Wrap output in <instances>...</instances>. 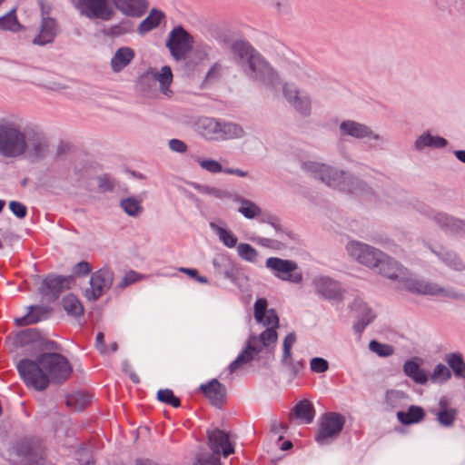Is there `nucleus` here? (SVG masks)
<instances>
[{
    "label": "nucleus",
    "instance_id": "1",
    "mask_svg": "<svg viewBox=\"0 0 465 465\" xmlns=\"http://www.w3.org/2000/svg\"><path fill=\"white\" fill-rule=\"evenodd\" d=\"M17 369L25 384L36 391L45 390L51 381L69 379L73 371L67 359L59 353H44L35 361L22 360Z\"/></svg>",
    "mask_w": 465,
    "mask_h": 465
},
{
    "label": "nucleus",
    "instance_id": "2",
    "mask_svg": "<svg viewBox=\"0 0 465 465\" xmlns=\"http://www.w3.org/2000/svg\"><path fill=\"white\" fill-rule=\"evenodd\" d=\"M267 301L263 298L258 299L254 303V319L257 322L266 327L259 336L251 335L248 339L246 348L229 365L230 373L235 372L244 364L250 362L255 355L262 351V348L275 344L278 340L277 329L280 326L278 314L274 309H268Z\"/></svg>",
    "mask_w": 465,
    "mask_h": 465
},
{
    "label": "nucleus",
    "instance_id": "3",
    "mask_svg": "<svg viewBox=\"0 0 465 465\" xmlns=\"http://www.w3.org/2000/svg\"><path fill=\"white\" fill-rule=\"evenodd\" d=\"M27 143L25 134L14 123L0 124V153L5 157H17L25 153Z\"/></svg>",
    "mask_w": 465,
    "mask_h": 465
},
{
    "label": "nucleus",
    "instance_id": "4",
    "mask_svg": "<svg viewBox=\"0 0 465 465\" xmlns=\"http://www.w3.org/2000/svg\"><path fill=\"white\" fill-rule=\"evenodd\" d=\"M344 423L345 419L341 414L337 412L324 413L320 418L315 440L320 444L328 443L340 434Z\"/></svg>",
    "mask_w": 465,
    "mask_h": 465
},
{
    "label": "nucleus",
    "instance_id": "5",
    "mask_svg": "<svg viewBox=\"0 0 465 465\" xmlns=\"http://www.w3.org/2000/svg\"><path fill=\"white\" fill-rule=\"evenodd\" d=\"M266 267L282 281L299 284L303 280L302 272L294 261L270 257L266 260Z\"/></svg>",
    "mask_w": 465,
    "mask_h": 465
},
{
    "label": "nucleus",
    "instance_id": "6",
    "mask_svg": "<svg viewBox=\"0 0 465 465\" xmlns=\"http://www.w3.org/2000/svg\"><path fill=\"white\" fill-rule=\"evenodd\" d=\"M74 4L80 14L89 19L109 21L114 15L111 0H74Z\"/></svg>",
    "mask_w": 465,
    "mask_h": 465
},
{
    "label": "nucleus",
    "instance_id": "7",
    "mask_svg": "<svg viewBox=\"0 0 465 465\" xmlns=\"http://www.w3.org/2000/svg\"><path fill=\"white\" fill-rule=\"evenodd\" d=\"M347 250L353 259L371 269L378 268L385 254L373 246L358 242L349 243Z\"/></svg>",
    "mask_w": 465,
    "mask_h": 465
},
{
    "label": "nucleus",
    "instance_id": "8",
    "mask_svg": "<svg viewBox=\"0 0 465 465\" xmlns=\"http://www.w3.org/2000/svg\"><path fill=\"white\" fill-rule=\"evenodd\" d=\"M232 48L235 54L248 61L249 66L253 73L259 74H269L271 73V68L249 43L237 41L232 45Z\"/></svg>",
    "mask_w": 465,
    "mask_h": 465
},
{
    "label": "nucleus",
    "instance_id": "9",
    "mask_svg": "<svg viewBox=\"0 0 465 465\" xmlns=\"http://www.w3.org/2000/svg\"><path fill=\"white\" fill-rule=\"evenodd\" d=\"M113 272L108 269H101L94 272L90 279V288L85 290L84 296L89 301H96L111 287Z\"/></svg>",
    "mask_w": 465,
    "mask_h": 465
},
{
    "label": "nucleus",
    "instance_id": "10",
    "mask_svg": "<svg viewBox=\"0 0 465 465\" xmlns=\"http://www.w3.org/2000/svg\"><path fill=\"white\" fill-rule=\"evenodd\" d=\"M193 39L182 27L174 28L170 35L167 45L173 56L179 60L184 58L192 49Z\"/></svg>",
    "mask_w": 465,
    "mask_h": 465
},
{
    "label": "nucleus",
    "instance_id": "11",
    "mask_svg": "<svg viewBox=\"0 0 465 465\" xmlns=\"http://www.w3.org/2000/svg\"><path fill=\"white\" fill-rule=\"evenodd\" d=\"M209 447L213 454H223V457L234 453V444L230 434L224 430L214 429L207 432Z\"/></svg>",
    "mask_w": 465,
    "mask_h": 465
},
{
    "label": "nucleus",
    "instance_id": "12",
    "mask_svg": "<svg viewBox=\"0 0 465 465\" xmlns=\"http://www.w3.org/2000/svg\"><path fill=\"white\" fill-rule=\"evenodd\" d=\"M173 73L169 66L165 65L160 71L156 69H149L142 77L141 84H144L150 81L158 82L160 84V91L167 97H171L173 91L170 88L173 83Z\"/></svg>",
    "mask_w": 465,
    "mask_h": 465
},
{
    "label": "nucleus",
    "instance_id": "13",
    "mask_svg": "<svg viewBox=\"0 0 465 465\" xmlns=\"http://www.w3.org/2000/svg\"><path fill=\"white\" fill-rule=\"evenodd\" d=\"M377 269L379 274L391 281H400L408 274V270L404 266L386 253Z\"/></svg>",
    "mask_w": 465,
    "mask_h": 465
},
{
    "label": "nucleus",
    "instance_id": "14",
    "mask_svg": "<svg viewBox=\"0 0 465 465\" xmlns=\"http://www.w3.org/2000/svg\"><path fill=\"white\" fill-rule=\"evenodd\" d=\"M14 450L16 455L31 460L33 458L42 457L44 447L40 440L25 438L16 442Z\"/></svg>",
    "mask_w": 465,
    "mask_h": 465
},
{
    "label": "nucleus",
    "instance_id": "15",
    "mask_svg": "<svg viewBox=\"0 0 465 465\" xmlns=\"http://www.w3.org/2000/svg\"><path fill=\"white\" fill-rule=\"evenodd\" d=\"M409 273L401 279L403 288L407 291L424 295H438L443 292L441 288L434 283L425 282L408 277Z\"/></svg>",
    "mask_w": 465,
    "mask_h": 465
},
{
    "label": "nucleus",
    "instance_id": "16",
    "mask_svg": "<svg viewBox=\"0 0 465 465\" xmlns=\"http://www.w3.org/2000/svg\"><path fill=\"white\" fill-rule=\"evenodd\" d=\"M73 283L74 278L72 276H50L45 279L43 291L55 299L62 292L69 289Z\"/></svg>",
    "mask_w": 465,
    "mask_h": 465
},
{
    "label": "nucleus",
    "instance_id": "17",
    "mask_svg": "<svg viewBox=\"0 0 465 465\" xmlns=\"http://www.w3.org/2000/svg\"><path fill=\"white\" fill-rule=\"evenodd\" d=\"M58 32L57 23L51 17H44L39 34L34 38L33 43L38 45H45L52 43Z\"/></svg>",
    "mask_w": 465,
    "mask_h": 465
},
{
    "label": "nucleus",
    "instance_id": "18",
    "mask_svg": "<svg viewBox=\"0 0 465 465\" xmlns=\"http://www.w3.org/2000/svg\"><path fill=\"white\" fill-rule=\"evenodd\" d=\"M115 7L123 14L140 17L142 16L148 7L146 0H113Z\"/></svg>",
    "mask_w": 465,
    "mask_h": 465
},
{
    "label": "nucleus",
    "instance_id": "19",
    "mask_svg": "<svg viewBox=\"0 0 465 465\" xmlns=\"http://www.w3.org/2000/svg\"><path fill=\"white\" fill-rule=\"evenodd\" d=\"M311 168L314 172L315 177L329 186H337L343 177V173H340L325 164L313 163Z\"/></svg>",
    "mask_w": 465,
    "mask_h": 465
},
{
    "label": "nucleus",
    "instance_id": "20",
    "mask_svg": "<svg viewBox=\"0 0 465 465\" xmlns=\"http://www.w3.org/2000/svg\"><path fill=\"white\" fill-rule=\"evenodd\" d=\"M200 390L204 396L215 406H221L225 399V388L213 379L206 384H202Z\"/></svg>",
    "mask_w": 465,
    "mask_h": 465
},
{
    "label": "nucleus",
    "instance_id": "21",
    "mask_svg": "<svg viewBox=\"0 0 465 465\" xmlns=\"http://www.w3.org/2000/svg\"><path fill=\"white\" fill-rule=\"evenodd\" d=\"M199 134L207 140L217 141L220 120L213 117H201L196 122Z\"/></svg>",
    "mask_w": 465,
    "mask_h": 465
},
{
    "label": "nucleus",
    "instance_id": "22",
    "mask_svg": "<svg viewBox=\"0 0 465 465\" xmlns=\"http://www.w3.org/2000/svg\"><path fill=\"white\" fill-rule=\"evenodd\" d=\"M340 129L344 135H351L355 138L372 137L378 139V136L374 135L368 126L354 121L342 122Z\"/></svg>",
    "mask_w": 465,
    "mask_h": 465
},
{
    "label": "nucleus",
    "instance_id": "23",
    "mask_svg": "<svg viewBox=\"0 0 465 465\" xmlns=\"http://www.w3.org/2000/svg\"><path fill=\"white\" fill-rule=\"evenodd\" d=\"M243 135L244 130L240 124L220 120L217 141L239 139Z\"/></svg>",
    "mask_w": 465,
    "mask_h": 465
},
{
    "label": "nucleus",
    "instance_id": "24",
    "mask_svg": "<svg viewBox=\"0 0 465 465\" xmlns=\"http://www.w3.org/2000/svg\"><path fill=\"white\" fill-rule=\"evenodd\" d=\"M438 421L445 427L451 426L458 414L456 409L450 407L449 401L441 398L439 402V410L435 412Z\"/></svg>",
    "mask_w": 465,
    "mask_h": 465
},
{
    "label": "nucleus",
    "instance_id": "25",
    "mask_svg": "<svg viewBox=\"0 0 465 465\" xmlns=\"http://www.w3.org/2000/svg\"><path fill=\"white\" fill-rule=\"evenodd\" d=\"M315 416V411L312 402L308 400H303L298 402L292 409L290 417L296 418L304 423H311Z\"/></svg>",
    "mask_w": 465,
    "mask_h": 465
},
{
    "label": "nucleus",
    "instance_id": "26",
    "mask_svg": "<svg viewBox=\"0 0 465 465\" xmlns=\"http://www.w3.org/2000/svg\"><path fill=\"white\" fill-rule=\"evenodd\" d=\"M135 53L130 47H121L114 54L111 60V66L114 72L118 73L126 67L134 58Z\"/></svg>",
    "mask_w": 465,
    "mask_h": 465
},
{
    "label": "nucleus",
    "instance_id": "27",
    "mask_svg": "<svg viewBox=\"0 0 465 465\" xmlns=\"http://www.w3.org/2000/svg\"><path fill=\"white\" fill-rule=\"evenodd\" d=\"M404 372L416 383L424 384L428 381L426 372L420 368L418 359L407 361L403 366Z\"/></svg>",
    "mask_w": 465,
    "mask_h": 465
},
{
    "label": "nucleus",
    "instance_id": "28",
    "mask_svg": "<svg viewBox=\"0 0 465 465\" xmlns=\"http://www.w3.org/2000/svg\"><path fill=\"white\" fill-rule=\"evenodd\" d=\"M198 163L203 169H204L212 173H217L223 172L225 173L235 174L240 177H245L248 174L247 172H244V171H242L239 169H231V168L223 169L222 164L215 160H201V159H199Z\"/></svg>",
    "mask_w": 465,
    "mask_h": 465
},
{
    "label": "nucleus",
    "instance_id": "29",
    "mask_svg": "<svg viewBox=\"0 0 465 465\" xmlns=\"http://www.w3.org/2000/svg\"><path fill=\"white\" fill-rule=\"evenodd\" d=\"M425 416L424 411L419 406H411L407 411H398L397 418L403 425L420 422Z\"/></svg>",
    "mask_w": 465,
    "mask_h": 465
},
{
    "label": "nucleus",
    "instance_id": "30",
    "mask_svg": "<svg viewBox=\"0 0 465 465\" xmlns=\"http://www.w3.org/2000/svg\"><path fill=\"white\" fill-rule=\"evenodd\" d=\"M92 395L85 391H77L66 397V405L74 411H81L90 405Z\"/></svg>",
    "mask_w": 465,
    "mask_h": 465
},
{
    "label": "nucleus",
    "instance_id": "31",
    "mask_svg": "<svg viewBox=\"0 0 465 465\" xmlns=\"http://www.w3.org/2000/svg\"><path fill=\"white\" fill-rule=\"evenodd\" d=\"M48 309L40 307V306H33L30 308L29 312L21 317L16 318L15 322L18 326H25L38 322L41 321L47 313Z\"/></svg>",
    "mask_w": 465,
    "mask_h": 465
},
{
    "label": "nucleus",
    "instance_id": "32",
    "mask_svg": "<svg viewBox=\"0 0 465 465\" xmlns=\"http://www.w3.org/2000/svg\"><path fill=\"white\" fill-rule=\"evenodd\" d=\"M165 18L164 14L157 9H153L150 15L140 24L139 32L143 34L157 27Z\"/></svg>",
    "mask_w": 465,
    "mask_h": 465
},
{
    "label": "nucleus",
    "instance_id": "33",
    "mask_svg": "<svg viewBox=\"0 0 465 465\" xmlns=\"http://www.w3.org/2000/svg\"><path fill=\"white\" fill-rule=\"evenodd\" d=\"M318 292L329 299H336L341 297L338 284L331 280L321 279L317 282Z\"/></svg>",
    "mask_w": 465,
    "mask_h": 465
},
{
    "label": "nucleus",
    "instance_id": "34",
    "mask_svg": "<svg viewBox=\"0 0 465 465\" xmlns=\"http://www.w3.org/2000/svg\"><path fill=\"white\" fill-rule=\"evenodd\" d=\"M62 303L69 315L78 317L84 314V306L76 296L68 294L64 297Z\"/></svg>",
    "mask_w": 465,
    "mask_h": 465
},
{
    "label": "nucleus",
    "instance_id": "35",
    "mask_svg": "<svg viewBox=\"0 0 465 465\" xmlns=\"http://www.w3.org/2000/svg\"><path fill=\"white\" fill-rule=\"evenodd\" d=\"M447 145V140L440 136H433L430 134H425L421 135L416 141V147L418 149H422L424 147H434V148H442Z\"/></svg>",
    "mask_w": 465,
    "mask_h": 465
},
{
    "label": "nucleus",
    "instance_id": "36",
    "mask_svg": "<svg viewBox=\"0 0 465 465\" xmlns=\"http://www.w3.org/2000/svg\"><path fill=\"white\" fill-rule=\"evenodd\" d=\"M241 206L239 212L248 219L259 217L262 213L261 208L253 202L247 199H240Z\"/></svg>",
    "mask_w": 465,
    "mask_h": 465
},
{
    "label": "nucleus",
    "instance_id": "37",
    "mask_svg": "<svg viewBox=\"0 0 465 465\" xmlns=\"http://www.w3.org/2000/svg\"><path fill=\"white\" fill-rule=\"evenodd\" d=\"M446 362L453 370L457 376L465 379V363L460 354L451 353L445 358Z\"/></svg>",
    "mask_w": 465,
    "mask_h": 465
},
{
    "label": "nucleus",
    "instance_id": "38",
    "mask_svg": "<svg viewBox=\"0 0 465 465\" xmlns=\"http://www.w3.org/2000/svg\"><path fill=\"white\" fill-rule=\"evenodd\" d=\"M237 252L239 256L250 262H256L258 258V252L248 243H240L237 246Z\"/></svg>",
    "mask_w": 465,
    "mask_h": 465
},
{
    "label": "nucleus",
    "instance_id": "39",
    "mask_svg": "<svg viewBox=\"0 0 465 465\" xmlns=\"http://www.w3.org/2000/svg\"><path fill=\"white\" fill-rule=\"evenodd\" d=\"M121 206L129 215L133 216L139 214L143 210L141 201L133 197L122 200Z\"/></svg>",
    "mask_w": 465,
    "mask_h": 465
},
{
    "label": "nucleus",
    "instance_id": "40",
    "mask_svg": "<svg viewBox=\"0 0 465 465\" xmlns=\"http://www.w3.org/2000/svg\"><path fill=\"white\" fill-rule=\"evenodd\" d=\"M20 28V24L15 15V10H12L6 15L0 17V29L17 31Z\"/></svg>",
    "mask_w": 465,
    "mask_h": 465
},
{
    "label": "nucleus",
    "instance_id": "41",
    "mask_svg": "<svg viewBox=\"0 0 465 465\" xmlns=\"http://www.w3.org/2000/svg\"><path fill=\"white\" fill-rule=\"evenodd\" d=\"M450 376V371L445 365L438 364L430 375V381L433 382H444L448 381Z\"/></svg>",
    "mask_w": 465,
    "mask_h": 465
},
{
    "label": "nucleus",
    "instance_id": "42",
    "mask_svg": "<svg viewBox=\"0 0 465 465\" xmlns=\"http://www.w3.org/2000/svg\"><path fill=\"white\" fill-rule=\"evenodd\" d=\"M157 399L160 401L169 404L174 408L179 407L181 404L180 400L173 394V391L168 389L160 390L157 392Z\"/></svg>",
    "mask_w": 465,
    "mask_h": 465
},
{
    "label": "nucleus",
    "instance_id": "43",
    "mask_svg": "<svg viewBox=\"0 0 465 465\" xmlns=\"http://www.w3.org/2000/svg\"><path fill=\"white\" fill-rule=\"evenodd\" d=\"M369 348L371 351L381 357L391 356L394 352L392 346L381 343L377 341H371L369 344Z\"/></svg>",
    "mask_w": 465,
    "mask_h": 465
},
{
    "label": "nucleus",
    "instance_id": "44",
    "mask_svg": "<svg viewBox=\"0 0 465 465\" xmlns=\"http://www.w3.org/2000/svg\"><path fill=\"white\" fill-rule=\"evenodd\" d=\"M220 240L229 248H233L237 244V237L231 232L222 227H215Z\"/></svg>",
    "mask_w": 465,
    "mask_h": 465
},
{
    "label": "nucleus",
    "instance_id": "45",
    "mask_svg": "<svg viewBox=\"0 0 465 465\" xmlns=\"http://www.w3.org/2000/svg\"><path fill=\"white\" fill-rule=\"evenodd\" d=\"M296 342V335L294 332H290L286 335L283 340V357L282 361L286 362L288 360L292 359V348L293 344Z\"/></svg>",
    "mask_w": 465,
    "mask_h": 465
},
{
    "label": "nucleus",
    "instance_id": "46",
    "mask_svg": "<svg viewBox=\"0 0 465 465\" xmlns=\"http://www.w3.org/2000/svg\"><path fill=\"white\" fill-rule=\"evenodd\" d=\"M405 398L403 392L396 391L394 390L388 391L385 395L386 403L391 408L395 409L399 402Z\"/></svg>",
    "mask_w": 465,
    "mask_h": 465
},
{
    "label": "nucleus",
    "instance_id": "47",
    "mask_svg": "<svg viewBox=\"0 0 465 465\" xmlns=\"http://www.w3.org/2000/svg\"><path fill=\"white\" fill-rule=\"evenodd\" d=\"M294 108L303 115H307L311 110V102L306 96H300V99L292 103Z\"/></svg>",
    "mask_w": 465,
    "mask_h": 465
},
{
    "label": "nucleus",
    "instance_id": "48",
    "mask_svg": "<svg viewBox=\"0 0 465 465\" xmlns=\"http://www.w3.org/2000/svg\"><path fill=\"white\" fill-rule=\"evenodd\" d=\"M294 108L303 115H307L311 110V102L306 96H300V99L292 103Z\"/></svg>",
    "mask_w": 465,
    "mask_h": 465
},
{
    "label": "nucleus",
    "instance_id": "49",
    "mask_svg": "<svg viewBox=\"0 0 465 465\" xmlns=\"http://www.w3.org/2000/svg\"><path fill=\"white\" fill-rule=\"evenodd\" d=\"M329 368V363L322 358H313L311 361V369L313 372L322 373L325 372Z\"/></svg>",
    "mask_w": 465,
    "mask_h": 465
},
{
    "label": "nucleus",
    "instance_id": "50",
    "mask_svg": "<svg viewBox=\"0 0 465 465\" xmlns=\"http://www.w3.org/2000/svg\"><path fill=\"white\" fill-rule=\"evenodd\" d=\"M366 311V313L364 315V317L362 319H361L357 323H355L354 325V329L356 330V331H358L359 333H361L364 328L372 322V320L374 319V315L372 313V312L366 308L365 309Z\"/></svg>",
    "mask_w": 465,
    "mask_h": 465
},
{
    "label": "nucleus",
    "instance_id": "51",
    "mask_svg": "<svg viewBox=\"0 0 465 465\" xmlns=\"http://www.w3.org/2000/svg\"><path fill=\"white\" fill-rule=\"evenodd\" d=\"M92 271V265L87 262H80L74 265L73 272L76 276H86Z\"/></svg>",
    "mask_w": 465,
    "mask_h": 465
},
{
    "label": "nucleus",
    "instance_id": "52",
    "mask_svg": "<svg viewBox=\"0 0 465 465\" xmlns=\"http://www.w3.org/2000/svg\"><path fill=\"white\" fill-rule=\"evenodd\" d=\"M283 93L286 99L292 104L295 100L300 99L298 90L291 84H285L283 87Z\"/></svg>",
    "mask_w": 465,
    "mask_h": 465
},
{
    "label": "nucleus",
    "instance_id": "53",
    "mask_svg": "<svg viewBox=\"0 0 465 465\" xmlns=\"http://www.w3.org/2000/svg\"><path fill=\"white\" fill-rule=\"evenodd\" d=\"M11 211L18 217L24 218L26 215V207L18 202H11L9 204Z\"/></svg>",
    "mask_w": 465,
    "mask_h": 465
},
{
    "label": "nucleus",
    "instance_id": "54",
    "mask_svg": "<svg viewBox=\"0 0 465 465\" xmlns=\"http://www.w3.org/2000/svg\"><path fill=\"white\" fill-rule=\"evenodd\" d=\"M170 148L178 153H185L187 151V145L181 140L172 139L169 142Z\"/></svg>",
    "mask_w": 465,
    "mask_h": 465
},
{
    "label": "nucleus",
    "instance_id": "55",
    "mask_svg": "<svg viewBox=\"0 0 465 465\" xmlns=\"http://www.w3.org/2000/svg\"><path fill=\"white\" fill-rule=\"evenodd\" d=\"M194 465H222L219 455L213 454L205 460H198Z\"/></svg>",
    "mask_w": 465,
    "mask_h": 465
},
{
    "label": "nucleus",
    "instance_id": "56",
    "mask_svg": "<svg viewBox=\"0 0 465 465\" xmlns=\"http://www.w3.org/2000/svg\"><path fill=\"white\" fill-rule=\"evenodd\" d=\"M181 271L196 279L200 282H207V280L204 277L198 275V272L195 269L182 268Z\"/></svg>",
    "mask_w": 465,
    "mask_h": 465
},
{
    "label": "nucleus",
    "instance_id": "57",
    "mask_svg": "<svg viewBox=\"0 0 465 465\" xmlns=\"http://www.w3.org/2000/svg\"><path fill=\"white\" fill-rule=\"evenodd\" d=\"M39 5L42 12V19L44 17H49V14L51 11V5L45 0H39Z\"/></svg>",
    "mask_w": 465,
    "mask_h": 465
},
{
    "label": "nucleus",
    "instance_id": "58",
    "mask_svg": "<svg viewBox=\"0 0 465 465\" xmlns=\"http://www.w3.org/2000/svg\"><path fill=\"white\" fill-rule=\"evenodd\" d=\"M284 364H287L288 366H290L293 372L296 374L297 372H299L302 369H303L304 367V364L302 361H298L296 363H293L292 362V358L291 360H288L286 362H283Z\"/></svg>",
    "mask_w": 465,
    "mask_h": 465
},
{
    "label": "nucleus",
    "instance_id": "59",
    "mask_svg": "<svg viewBox=\"0 0 465 465\" xmlns=\"http://www.w3.org/2000/svg\"><path fill=\"white\" fill-rule=\"evenodd\" d=\"M258 242L265 247L279 249V246L277 245L276 242L267 238L260 239Z\"/></svg>",
    "mask_w": 465,
    "mask_h": 465
},
{
    "label": "nucleus",
    "instance_id": "60",
    "mask_svg": "<svg viewBox=\"0 0 465 465\" xmlns=\"http://www.w3.org/2000/svg\"><path fill=\"white\" fill-rule=\"evenodd\" d=\"M118 350V344L113 341L110 346L101 347L102 353L115 352Z\"/></svg>",
    "mask_w": 465,
    "mask_h": 465
},
{
    "label": "nucleus",
    "instance_id": "61",
    "mask_svg": "<svg viewBox=\"0 0 465 465\" xmlns=\"http://www.w3.org/2000/svg\"><path fill=\"white\" fill-rule=\"evenodd\" d=\"M96 346L100 351H101V347L106 346L104 343V335L103 332H99L96 336Z\"/></svg>",
    "mask_w": 465,
    "mask_h": 465
},
{
    "label": "nucleus",
    "instance_id": "62",
    "mask_svg": "<svg viewBox=\"0 0 465 465\" xmlns=\"http://www.w3.org/2000/svg\"><path fill=\"white\" fill-rule=\"evenodd\" d=\"M435 219L442 226L448 225L449 218L445 214L440 213L435 217Z\"/></svg>",
    "mask_w": 465,
    "mask_h": 465
},
{
    "label": "nucleus",
    "instance_id": "63",
    "mask_svg": "<svg viewBox=\"0 0 465 465\" xmlns=\"http://www.w3.org/2000/svg\"><path fill=\"white\" fill-rule=\"evenodd\" d=\"M101 182H104V183H101L100 186L104 188V190H112L114 187V184L111 181H109L106 178H102Z\"/></svg>",
    "mask_w": 465,
    "mask_h": 465
},
{
    "label": "nucleus",
    "instance_id": "64",
    "mask_svg": "<svg viewBox=\"0 0 465 465\" xmlns=\"http://www.w3.org/2000/svg\"><path fill=\"white\" fill-rule=\"evenodd\" d=\"M136 465H159L149 460H139L136 461Z\"/></svg>",
    "mask_w": 465,
    "mask_h": 465
}]
</instances>
